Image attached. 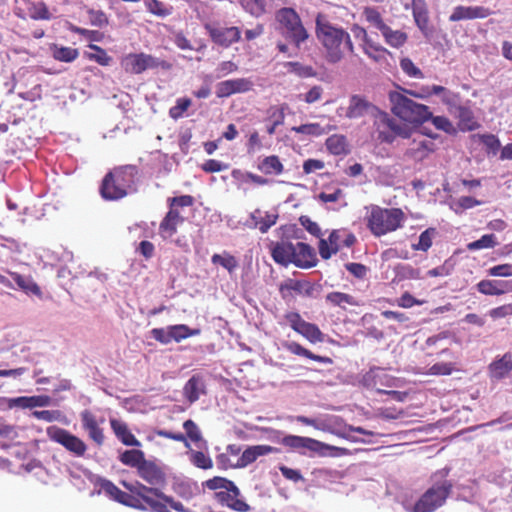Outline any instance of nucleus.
Wrapping results in <instances>:
<instances>
[{
	"label": "nucleus",
	"instance_id": "obj_1",
	"mask_svg": "<svg viewBox=\"0 0 512 512\" xmlns=\"http://www.w3.org/2000/svg\"><path fill=\"white\" fill-rule=\"evenodd\" d=\"M269 250L274 262L284 267L293 264L301 269H310L318 263L316 251L312 246L304 242L294 244L288 237L272 241Z\"/></svg>",
	"mask_w": 512,
	"mask_h": 512
},
{
	"label": "nucleus",
	"instance_id": "obj_2",
	"mask_svg": "<svg viewBox=\"0 0 512 512\" xmlns=\"http://www.w3.org/2000/svg\"><path fill=\"white\" fill-rule=\"evenodd\" d=\"M316 33L326 49L329 61L338 62L347 53L352 52L349 34L341 28L332 26L320 15L316 19Z\"/></svg>",
	"mask_w": 512,
	"mask_h": 512
},
{
	"label": "nucleus",
	"instance_id": "obj_3",
	"mask_svg": "<svg viewBox=\"0 0 512 512\" xmlns=\"http://www.w3.org/2000/svg\"><path fill=\"white\" fill-rule=\"evenodd\" d=\"M138 169L134 165H125L108 172L101 183L100 194L105 200H119L134 191Z\"/></svg>",
	"mask_w": 512,
	"mask_h": 512
},
{
	"label": "nucleus",
	"instance_id": "obj_4",
	"mask_svg": "<svg viewBox=\"0 0 512 512\" xmlns=\"http://www.w3.org/2000/svg\"><path fill=\"white\" fill-rule=\"evenodd\" d=\"M365 209L364 221L366 227L375 237H381L400 229L406 219L400 208H383L378 205H370Z\"/></svg>",
	"mask_w": 512,
	"mask_h": 512
},
{
	"label": "nucleus",
	"instance_id": "obj_5",
	"mask_svg": "<svg viewBox=\"0 0 512 512\" xmlns=\"http://www.w3.org/2000/svg\"><path fill=\"white\" fill-rule=\"evenodd\" d=\"M448 473L449 469H442L431 476L432 484L415 502L413 512H434L445 504L453 490Z\"/></svg>",
	"mask_w": 512,
	"mask_h": 512
},
{
	"label": "nucleus",
	"instance_id": "obj_6",
	"mask_svg": "<svg viewBox=\"0 0 512 512\" xmlns=\"http://www.w3.org/2000/svg\"><path fill=\"white\" fill-rule=\"evenodd\" d=\"M390 101L392 112L406 122L421 124L432 116L428 106L420 104L401 93H391Z\"/></svg>",
	"mask_w": 512,
	"mask_h": 512
},
{
	"label": "nucleus",
	"instance_id": "obj_7",
	"mask_svg": "<svg viewBox=\"0 0 512 512\" xmlns=\"http://www.w3.org/2000/svg\"><path fill=\"white\" fill-rule=\"evenodd\" d=\"M129 492L134 493L137 506H132L134 509L151 512H170L169 508L165 505V494L156 487H148L144 484L137 483L129 484L123 483Z\"/></svg>",
	"mask_w": 512,
	"mask_h": 512
},
{
	"label": "nucleus",
	"instance_id": "obj_8",
	"mask_svg": "<svg viewBox=\"0 0 512 512\" xmlns=\"http://www.w3.org/2000/svg\"><path fill=\"white\" fill-rule=\"evenodd\" d=\"M281 25L282 34L290 39L297 47L308 38L299 15L292 8H282L276 14Z\"/></svg>",
	"mask_w": 512,
	"mask_h": 512
},
{
	"label": "nucleus",
	"instance_id": "obj_9",
	"mask_svg": "<svg viewBox=\"0 0 512 512\" xmlns=\"http://www.w3.org/2000/svg\"><path fill=\"white\" fill-rule=\"evenodd\" d=\"M356 236L346 229L333 230L327 239L320 238L318 251L322 259L328 260L341 248H350L356 243Z\"/></svg>",
	"mask_w": 512,
	"mask_h": 512
},
{
	"label": "nucleus",
	"instance_id": "obj_10",
	"mask_svg": "<svg viewBox=\"0 0 512 512\" xmlns=\"http://www.w3.org/2000/svg\"><path fill=\"white\" fill-rule=\"evenodd\" d=\"M280 443L283 446L293 451H298L301 454H304L306 450L318 453L319 455H325L324 451L326 450L338 451L341 452V454L345 451L343 448L331 446L310 437L297 435H286L280 440Z\"/></svg>",
	"mask_w": 512,
	"mask_h": 512
},
{
	"label": "nucleus",
	"instance_id": "obj_11",
	"mask_svg": "<svg viewBox=\"0 0 512 512\" xmlns=\"http://www.w3.org/2000/svg\"><path fill=\"white\" fill-rule=\"evenodd\" d=\"M47 435L51 441L62 445L76 457H83L87 451L85 442L64 428L51 426L47 429Z\"/></svg>",
	"mask_w": 512,
	"mask_h": 512
},
{
	"label": "nucleus",
	"instance_id": "obj_12",
	"mask_svg": "<svg viewBox=\"0 0 512 512\" xmlns=\"http://www.w3.org/2000/svg\"><path fill=\"white\" fill-rule=\"evenodd\" d=\"M284 317L290 327L295 332L306 338L309 342L318 343L325 340V335L319 327L314 323H310L302 319L298 312H288Z\"/></svg>",
	"mask_w": 512,
	"mask_h": 512
},
{
	"label": "nucleus",
	"instance_id": "obj_13",
	"mask_svg": "<svg viewBox=\"0 0 512 512\" xmlns=\"http://www.w3.org/2000/svg\"><path fill=\"white\" fill-rule=\"evenodd\" d=\"M80 419L82 428L87 432L89 439L97 446H102L105 442V435L100 425L105 422V419L100 418L98 420L97 417L87 409L80 413Z\"/></svg>",
	"mask_w": 512,
	"mask_h": 512
},
{
	"label": "nucleus",
	"instance_id": "obj_14",
	"mask_svg": "<svg viewBox=\"0 0 512 512\" xmlns=\"http://www.w3.org/2000/svg\"><path fill=\"white\" fill-rule=\"evenodd\" d=\"M240 490L233 483L226 490L215 492V499L223 506H226L237 512H248L250 506L240 498Z\"/></svg>",
	"mask_w": 512,
	"mask_h": 512
},
{
	"label": "nucleus",
	"instance_id": "obj_15",
	"mask_svg": "<svg viewBox=\"0 0 512 512\" xmlns=\"http://www.w3.org/2000/svg\"><path fill=\"white\" fill-rule=\"evenodd\" d=\"M183 428L186 431V435H184L181 432H172L163 429L155 430V434L159 437L171 439L177 442H182L185 444L186 447H189V442L187 441V438H189L193 442H199L202 439L201 432L193 420H186L183 423Z\"/></svg>",
	"mask_w": 512,
	"mask_h": 512
},
{
	"label": "nucleus",
	"instance_id": "obj_16",
	"mask_svg": "<svg viewBox=\"0 0 512 512\" xmlns=\"http://www.w3.org/2000/svg\"><path fill=\"white\" fill-rule=\"evenodd\" d=\"M253 86L254 83L249 78L229 79L216 85V95L218 98H226L236 93L248 92Z\"/></svg>",
	"mask_w": 512,
	"mask_h": 512
},
{
	"label": "nucleus",
	"instance_id": "obj_17",
	"mask_svg": "<svg viewBox=\"0 0 512 512\" xmlns=\"http://www.w3.org/2000/svg\"><path fill=\"white\" fill-rule=\"evenodd\" d=\"M138 476L151 487H163L166 483V475L163 470L153 461L145 460L142 465L138 467Z\"/></svg>",
	"mask_w": 512,
	"mask_h": 512
},
{
	"label": "nucleus",
	"instance_id": "obj_18",
	"mask_svg": "<svg viewBox=\"0 0 512 512\" xmlns=\"http://www.w3.org/2000/svg\"><path fill=\"white\" fill-rule=\"evenodd\" d=\"M352 32L356 38H359L364 43L365 53L375 62L379 61H387L386 55H388V51L382 47L376 46L372 41L368 38L367 32L364 28L354 25L352 28Z\"/></svg>",
	"mask_w": 512,
	"mask_h": 512
},
{
	"label": "nucleus",
	"instance_id": "obj_19",
	"mask_svg": "<svg viewBox=\"0 0 512 512\" xmlns=\"http://www.w3.org/2000/svg\"><path fill=\"white\" fill-rule=\"evenodd\" d=\"M278 449L270 445H253L248 446L244 451L241 450L240 458L238 459V466L245 468L254 463L259 457L277 453Z\"/></svg>",
	"mask_w": 512,
	"mask_h": 512
},
{
	"label": "nucleus",
	"instance_id": "obj_20",
	"mask_svg": "<svg viewBox=\"0 0 512 512\" xmlns=\"http://www.w3.org/2000/svg\"><path fill=\"white\" fill-rule=\"evenodd\" d=\"M477 290L488 296H500L512 292V280L484 279L477 283Z\"/></svg>",
	"mask_w": 512,
	"mask_h": 512
},
{
	"label": "nucleus",
	"instance_id": "obj_21",
	"mask_svg": "<svg viewBox=\"0 0 512 512\" xmlns=\"http://www.w3.org/2000/svg\"><path fill=\"white\" fill-rule=\"evenodd\" d=\"M363 384L370 389H374L379 393H384L386 390L381 387L391 386L392 378L381 368H372L363 376Z\"/></svg>",
	"mask_w": 512,
	"mask_h": 512
},
{
	"label": "nucleus",
	"instance_id": "obj_22",
	"mask_svg": "<svg viewBox=\"0 0 512 512\" xmlns=\"http://www.w3.org/2000/svg\"><path fill=\"white\" fill-rule=\"evenodd\" d=\"M449 112L458 119V126L462 131H472L478 127L472 110L461 105H451Z\"/></svg>",
	"mask_w": 512,
	"mask_h": 512
},
{
	"label": "nucleus",
	"instance_id": "obj_23",
	"mask_svg": "<svg viewBox=\"0 0 512 512\" xmlns=\"http://www.w3.org/2000/svg\"><path fill=\"white\" fill-rule=\"evenodd\" d=\"M241 446L229 444L225 452L216 456L217 467L220 470L239 469L238 459L240 458Z\"/></svg>",
	"mask_w": 512,
	"mask_h": 512
},
{
	"label": "nucleus",
	"instance_id": "obj_24",
	"mask_svg": "<svg viewBox=\"0 0 512 512\" xmlns=\"http://www.w3.org/2000/svg\"><path fill=\"white\" fill-rule=\"evenodd\" d=\"M100 487L113 500L131 508L132 506H137L134 493H127L122 491L110 480H102L100 483Z\"/></svg>",
	"mask_w": 512,
	"mask_h": 512
},
{
	"label": "nucleus",
	"instance_id": "obj_25",
	"mask_svg": "<svg viewBox=\"0 0 512 512\" xmlns=\"http://www.w3.org/2000/svg\"><path fill=\"white\" fill-rule=\"evenodd\" d=\"M184 218L180 215L179 211L175 208H170L165 217L160 223L159 233L163 239L171 238L176 232Z\"/></svg>",
	"mask_w": 512,
	"mask_h": 512
},
{
	"label": "nucleus",
	"instance_id": "obj_26",
	"mask_svg": "<svg viewBox=\"0 0 512 512\" xmlns=\"http://www.w3.org/2000/svg\"><path fill=\"white\" fill-rule=\"evenodd\" d=\"M491 14L492 12L483 6H457L453 13L450 15L449 20L452 22H457L464 19L486 18Z\"/></svg>",
	"mask_w": 512,
	"mask_h": 512
},
{
	"label": "nucleus",
	"instance_id": "obj_27",
	"mask_svg": "<svg viewBox=\"0 0 512 512\" xmlns=\"http://www.w3.org/2000/svg\"><path fill=\"white\" fill-rule=\"evenodd\" d=\"M202 394H206L204 379L201 375H193L183 387V395L189 403L196 402Z\"/></svg>",
	"mask_w": 512,
	"mask_h": 512
},
{
	"label": "nucleus",
	"instance_id": "obj_28",
	"mask_svg": "<svg viewBox=\"0 0 512 512\" xmlns=\"http://www.w3.org/2000/svg\"><path fill=\"white\" fill-rule=\"evenodd\" d=\"M277 219L278 215L275 213L265 212L263 215L260 209H256L250 214V223L248 225L251 228L259 229L261 233H266L276 224Z\"/></svg>",
	"mask_w": 512,
	"mask_h": 512
},
{
	"label": "nucleus",
	"instance_id": "obj_29",
	"mask_svg": "<svg viewBox=\"0 0 512 512\" xmlns=\"http://www.w3.org/2000/svg\"><path fill=\"white\" fill-rule=\"evenodd\" d=\"M110 426L117 439L124 445L135 447L141 445L140 441L131 433L125 422L112 418L110 419Z\"/></svg>",
	"mask_w": 512,
	"mask_h": 512
},
{
	"label": "nucleus",
	"instance_id": "obj_30",
	"mask_svg": "<svg viewBox=\"0 0 512 512\" xmlns=\"http://www.w3.org/2000/svg\"><path fill=\"white\" fill-rule=\"evenodd\" d=\"M213 41L222 46H229L240 38V31L237 27H216L209 28Z\"/></svg>",
	"mask_w": 512,
	"mask_h": 512
},
{
	"label": "nucleus",
	"instance_id": "obj_31",
	"mask_svg": "<svg viewBox=\"0 0 512 512\" xmlns=\"http://www.w3.org/2000/svg\"><path fill=\"white\" fill-rule=\"evenodd\" d=\"M325 300L331 306L339 307L343 310H346L349 306L358 307L361 305V301L356 296L340 291L328 293L325 296Z\"/></svg>",
	"mask_w": 512,
	"mask_h": 512
},
{
	"label": "nucleus",
	"instance_id": "obj_32",
	"mask_svg": "<svg viewBox=\"0 0 512 512\" xmlns=\"http://www.w3.org/2000/svg\"><path fill=\"white\" fill-rule=\"evenodd\" d=\"M283 346L290 353L297 355V356H302V357L308 358L310 360H313V361H316L319 363H324V364H332V362H333L330 357L316 355V354L312 353L310 350L303 347L301 344L294 342V341L285 342L283 344Z\"/></svg>",
	"mask_w": 512,
	"mask_h": 512
},
{
	"label": "nucleus",
	"instance_id": "obj_33",
	"mask_svg": "<svg viewBox=\"0 0 512 512\" xmlns=\"http://www.w3.org/2000/svg\"><path fill=\"white\" fill-rule=\"evenodd\" d=\"M512 370V357L509 353L504 354L500 359L493 361L489 365V371L492 377L502 379Z\"/></svg>",
	"mask_w": 512,
	"mask_h": 512
},
{
	"label": "nucleus",
	"instance_id": "obj_34",
	"mask_svg": "<svg viewBox=\"0 0 512 512\" xmlns=\"http://www.w3.org/2000/svg\"><path fill=\"white\" fill-rule=\"evenodd\" d=\"M433 151V143L430 141H416L405 152V155L415 161H422Z\"/></svg>",
	"mask_w": 512,
	"mask_h": 512
},
{
	"label": "nucleus",
	"instance_id": "obj_35",
	"mask_svg": "<svg viewBox=\"0 0 512 512\" xmlns=\"http://www.w3.org/2000/svg\"><path fill=\"white\" fill-rule=\"evenodd\" d=\"M13 80L14 87L27 88L28 86H32L33 88H40L34 72L27 67H20L18 71L13 74Z\"/></svg>",
	"mask_w": 512,
	"mask_h": 512
},
{
	"label": "nucleus",
	"instance_id": "obj_36",
	"mask_svg": "<svg viewBox=\"0 0 512 512\" xmlns=\"http://www.w3.org/2000/svg\"><path fill=\"white\" fill-rule=\"evenodd\" d=\"M10 275L17 286L26 294L35 295L37 297L42 296L40 287L30 276H23L17 272H10Z\"/></svg>",
	"mask_w": 512,
	"mask_h": 512
},
{
	"label": "nucleus",
	"instance_id": "obj_37",
	"mask_svg": "<svg viewBox=\"0 0 512 512\" xmlns=\"http://www.w3.org/2000/svg\"><path fill=\"white\" fill-rule=\"evenodd\" d=\"M370 106V103L364 98L358 95H353L350 98V104L347 109L346 116L350 119L362 117L365 115Z\"/></svg>",
	"mask_w": 512,
	"mask_h": 512
},
{
	"label": "nucleus",
	"instance_id": "obj_38",
	"mask_svg": "<svg viewBox=\"0 0 512 512\" xmlns=\"http://www.w3.org/2000/svg\"><path fill=\"white\" fill-rule=\"evenodd\" d=\"M326 148L333 155H345L349 152L347 139L344 135L334 134L326 139Z\"/></svg>",
	"mask_w": 512,
	"mask_h": 512
},
{
	"label": "nucleus",
	"instance_id": "obj_39",
	"mask_svg": "<svg viewBox=\"0 0 512 512\" xmlns=\"http://www.w3.org/2000/svg\"><path fill=\"white\" fill-rule=\"evenodd\" d=\"M201 333L199 328L191 329L185 324H177L169 326V335L171 341H175L177 343L181 342L184 339H187L192 336H197Z\"/></svg>",
	"mask_w": 512,
	"mask_h": 512
},
{
	"label": "nucleus",
	"instance_id": "obj_40",
	"mask_svg": "<svg viewBox=\"0 0 512 512\" xmlns=\"http://www.w3.org/2000/svg\"><path fill=\"white\" fill-rule=\"evenodd\" d=\"M258 169L266 175H280L284 171V166L276 155L265 157L258 165Z\"/></svg>",
	"mask_w": 512,
	"mask_h": 512
},
{
	"label": "nucleus",
	"instance_id": "obj_41",
	"mask_svg": "<svg viewBox=\"0 0 512 512\" xmlns=\"http://www.w3.org/2000/svg\"><path fill=\"white\" fill-rule=\"evenodd\" d=\"M211 262L214 265L222 266L229 274H233L239 265L237 258L227 251H224L222 254L216 253L212 255Z\"/></svg>",
	"mask_w": 512,
	"mask_h": 512
},
{
	"label": "nucleus",
	"instance_id": "obj_42",
	"mask_svg": "<svg viewBox=\"0 0 512 512\" xmlns=\"http://www.w3.org/2000/svg\"><path fill=\"white\" fill-rule=\"evenodd\" d=\"M381 124L384 128L391 130L396 137L401 138H410L411 136V128L404 124L397 122L396 120L385 116L381 119Z\"/></svg>",
	"mask_w": 512,
	"mask_h": 512
},
{
	"label": "nucleus",
	"instance_id": "obj_43",
	"mask_svg": "<svg viewBox=\"0 0 512 512\" xmlns=\"http://www.w3.org/2000/svg\"><path fill=\"white\" fill-rule=\"evenodd\" d=\"M119 460L122 464L136 468L138 471V467L142 465V462H144L145 455L144 452L138 449H132V450H126L124 451L120 457Z\"/></svg>",
	"mask_w": 512,
	"mask_h": 512
},
{
	"label": "nucleus",
	"instance_id": "obj_44",
	"mask_svg": "<svg viewBox=\"0 0 512 512\" xmlns=\"http://www.w3.org/2000/svg\"><path fill=\"white\" fill-rule=\"evenodd\" d=\"M413 16L416 25L424 32L428 24V15L424 0H413Z\"/></svg>",
	"mask_w": 512,
	"mask_h": 512
},
{
	"label": "nucleus",
	"instance_id": "obj_45",
	"mask_svg": "<svg viewBox=\"0 0 512 512\" xmlns=\"http://www.w3.org/2000/svg\"><path fill=\"white\" fill-rule=\"evenodd\" d=\"M436 234V228H427L420 234L418 243L412 244V249L415 251L427 252L431 248L433 244V239L436 236Z\"/></svg>",
	"mask_w": 512,
	"mask_h": 512
},
{
	"label": "nucleus",
	"instance_id": "obj_46",
	"mask_svg": "<svg viewBox=\"0 0 512 512\" xmlns=\"http://www.w3.org/2000/svg\"><path fill=\"white\" fill-rule=\"evenodd\" d=\"M381 33L385 38V41L393 47H400L407 40L406 33L400 30H393L389 26H387L386 29L383 30Z\"/></svg>",
	"mask_w": 512,
	"mask_h": 512
},
{
	"label": "nucleus",
	"instance_id": "obj_47",
	"mask_svg": "<svg viewBox=\"0 0 512 512\" xmlns=\"http://www.w3.org/2000/svg\"><path fill=\"white\" fill-rule=\"evenodd\" d=\"M53 57L57 61L61 62H71L76 59L78 55L77 49H73L70 47H58L54 45L52 47Z\"/></svg>",
	"mask_w": 512,
	"mask_h": 512
},
{
	"label": "nucleus",
	"instance_id": "obj_48",
	"mask_svg": "<svg viewBox=\"0 0 512 512\" xmlns=\"http://www.w3.org/2000/svg\"><path fill=\"white\" fill-rule=\"evenodd\" d=\"M497 245L494 234H485L480 239L470 242L467 245L468 250L475 251L486 248H494Z\"/></svg>",
	"mask_w": 512,
	"mask_h": 512
},
{
	"label": "nucleus",
	"instance_id": "obj_49",
	"mask_svg": "<svg viewBox=\"0 0 512 512\" xmlns=\"http://www.w3.org/2000/svg\"><path fill=\"white\" fill-rule=\"evenodd\" d=\"M364 16L366 20L380 32L385 30L388 26L384 23L381 14L374 8H365Z\"/></svg>",
	"mask_w": 512,
	"mask_h": 512
},
{
	"label": "nucleus",
	"instance_id": "obj_50",
	"mask_svg": "<svg viewBox=\"0 0 512 512\" xmlns=\"http://www.w3.org/2000/svg\"><path fill=\"white\" fill-rule=\"evenodd\" d=\"M364 16L366 20L380 32L385 30L388 26L384 23L381 14L374 8H365Z\"/></svg>",
	"mask_w": 512,
	"mask_h": 512
},
{
	"label": "nucleus",
	"instance_id": "obj_51",
	"mask_svg": "<svg viewBox=\"0 0 512 512\" xmlns=\"http://www.w3.org/2000/svg\"><path fill=\"white\" fill-rule=\"evenodd\" d=\"M190 460L194 466L208 470L213 467L212 459L202 451H192Z\"/></svg>",
	"mask_w": 512,
	"mask_h": 512
},
{
	"label": "nucleus",
	"instance_id": "obj_52",
	"mask_svg": "<svg viewBox=\"0 0 512 512\" xmlns=\"http://www.w3.org/2000/svg\"><path fill=\"white\" fill-rule=\"evenodd\" d=\"M482 202L471 197L462 196L452 206V209L456 214L462 213L464 210L471 209L473 207L481 205Z\"/></svg>",
	"mask_w": 512,
	"mask_h": 512
},
{
	"label": "nucleus",
	"instance_id": "obj_53",
	"mask_svg": "<svg viewBox=\"0 0 512 512\" xmlns=\"http://www.w3.org/2000/svg\"><path fill=\"white\" fill-rule=\"evenodd\" d=\"M292 130L295 131L296 133L312 136H321L328 132L318 123L303 124L297 127H293Z\"/></svg>",
	"mask_w": 512,
	"mask_h": 512
},
{
	"label": "nucleus",
	"instance_id": "obj_54",
	"mask_svg": "<svg viewBox=\"0 0 512 512\" xmlns=\"http://www.w3.org/2000/svg\"><path fill=\"white\" fill-rule=\"evenodd\" d=\"M50 398L48 396H31V397H19L17 402L21 403L23 407H43L47 406Z\"/></svg>",
	"mask_w": 512,
	"mask_h": 512
},
{
	"label": "nucleus",
	"instance_id": "obj_55",
	"mask_svg": "<svg viewBox=\"0 0 512 512\" xmlns=\"http://www.w3.org/2000/svg\"><path fill=\"white\" fill-rule=\"evenodd\" d=\"M191 105V100L189 98H179L176 101V105L171 107L169 110V115L173 119H179L183 116V114L188 110Z\"/></svg>",
	"mask_w": 512,
	"mask_h": 512
},
{
	"label": "nucleus",
	"instance_id": "obj_56",
	"mask_svg": "<svg viewBox=\"0 0 512 512\" xmlns=\"http://www.w3.org/2000/svg\"><path fill=\"white\" fill-rule=\"evenodd\" d=\"M234 482L227 479V478H224V477H220V476H215L211 479H208L206 482H205V486L209 489V490H213V491H216V490H226L229 486H231Z\"/></svg>",
	"mask_w": 512,
	"mask_h": 512
},
{
	"label": "nucleus",
	"instance_id": "obj_57",
	"mask_svg": "<svg viewBox=\"0 0 512 512\" xmlns=\"http://www.w3.org/2000/svg\"><path fill=\"white\" fill-rule=\"evenodd\" d=\"M242 6L252 15H260L265 11L264 0H240Z\"/></svg>",
	"mask_w": 512,
	"mask_h": 512
},
{
	"label": "nucleus",
	"instance_id": "obj_58",
	"mask_svg": "<svg viewBox=\"0 0 512 512\" xmlns=\"http://www.w3.org/2000/svg\"><path fill=\"white\" fill-rule=\"evenodd\" d=\"M300 224L313 236L321 238L322 232L319 225L312 221L309 216L303 215L299 218Z\"/></svg>",
	"mask_w": 512,
	"mask_h": 512
},
{
	"label": "nucleus",
	"instance_id": "obj_59",
	"mask_svg": "<svg viewBox=\"0 0 512 512\" xmlns=\"http://www.w3.org/2000/svg\"><path fill=\"white\" fill-rule=\"evenodd\" d=\"M455 370L453 363L440 362L429 368L430 375H450Z\"/></svg>",
	"mask_w": 512,
	"mask_h": 512
},
{
	"label": "nucleus",
	"instance_id": "obj_60",
	"mask_svg": "<svg viewBox=\"0 0 512 512\" xmlns=\"http://www.w3.org/2000/svg\"><path fill=\"white\" fill-rule=\"evenodd\" d=\"M488 275L493 277H510L512 276V264L505 263L493 266L488 269Z\"/></svg>",
	"mask_w": 512,
	"mask_h": 512
},
{
	"label": "nucleus",
	"instance_id": "obj_61",
	"mask_svg": "<svg viewBox=\"0 0 512 512\" xmlns=\"http://www.w3.org/2000/svg\"><path fill=\"white\" fill-rule=\"evenodd\" d=\"M481 142L485 145L488 152L496 154L500 148L499 139L493 134H485L480 136Z\"/></svg>",
	"mask_w": 512,
	"mask_h": 512
},
{
	"label": "nucleus",
	"instance_id": "obj_62",
	"mask_svg": "<svg viewBox=\"0 0 512 512\" xmlns=\"http://www.w3.org/2000/svg\"><path fill=\"white\" fill-rule=\"evenodd\" d=\"M512 315V303L495 307L489 311V316L493 320L502 319Z\"/></svg>",
	"mask_w": 512,
	"mask_h": 512
},
{
	"label": "nucleus",
	"instance_id": "obj_63",
	"mask_svg": "<svg viewBox=\"0 0 512 512\" xmlns=\"http://www.w3.org/2000/svg\"><path fill=\"white\" fill-rule=\"evenodd\" d=\"M430 118L432 119L433 125L437 129L442 130L446 133L455 132V128L448 118H446L444 116H435V117L431 116Z\"/></svg>",
	"mask_w": 512,
	"mask_h": 512
},
{
	"label": "nucleus",
	"instance_id": "obj_64",
	"mask_svg": "<svg viewBox=\"0 0 512 512\" xmlns=\"http://www.w3.org/2000/svg\"><path fill=\"white\" fill-rule=\"evenodd\" d=\"M201 169L206 173H215L228 169V165L215 159H209L201 165Z\"/></svg>",
	"mask_w": 512,
	"mask_h": 512
}]
</instances>
